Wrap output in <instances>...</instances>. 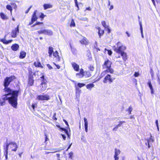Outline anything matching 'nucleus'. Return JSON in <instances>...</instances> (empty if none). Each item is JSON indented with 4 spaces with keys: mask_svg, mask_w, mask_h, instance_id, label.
<instances>
[{
    "mask_svg": "<svg viewBox=\"0 0 160 160\" xmlns=\"http://www.w3.org/2000/svg\"><path fill=\"white\" fill-rule=\"evenodd\" d=\"M5 94L2 95V99L5 101H8L9 103L13 108H17L18 104V97L19 93L20 92V89L18 90H12L10 88H7L4 90Z\"/></svg>",
    "mask_w": 160,
    "mask_h": 160,
    "instance_id": "f257e3e1",
    "label": "nucleus"
},
{
    "mask_svg": "<svg viewBox=\"0 0 160 160\" xmlns=\"http://www.w3.org/2000/svg\"><path fill=\"white\" fill-rule=\"evenodd\" d=\"M15 79L14 76H11L10 77H7L4 79V86L5 87L4 90H6V89L8 88V87L9 85L11 82Z\"/></svg>",
    "mask_w": 160,
    "mask_h": 160,
    "instance_id": "f03ea898",
    "label": "nucleus"
},
{
    "mask_svg": "<svg viewBox=\"0 0 160 160\" xmlns=\"http://www.w3.org/2000/svg\"><path fill=\"white\" fill-rule=\"evenodd\" d=\"M9 146L12 149V151L14 152H16L17 151V148H18V146L17 144V143L15 142L12 141H11L9 143L7 142L5 148L7 147V150H8Z\"/></svg>",
    "mask_w": 160,
    "mask_h": 160,
    "instance_id": "7ed1b4c3",
    "label": "nucleus"
},
{
    "mask_svg": "<svg viewBox=\"0 0 160 160\" xmlns=\"http://www.w3.org/2000/svg\"><path fill=\"white\" fill-rule=\"evenodd\" d=\"M38 32L39 34H43L48 36H51L53 34V32L52 30L46 29L38 31Z\"/></svg>",
    "mask_w": 160,
    "mask_h": 160,
    "instance_id": "20e7f679",
    "label": "nucleus"
},
{
    "mask_svg": "<svg viewBox=\"0 0 160 160\" xmlns=\"http://www.w3.org/2000/svg\"><path fill=\"white\" fill-rule=\"evenodd\" d=\"M115 79V78H111V76L110 74H108L104 78L103 82L105 83L108 82L110 84L113 82Z\"/></svg>",
    "mask_w": 160,
    "mask_h": 160,
    "instance_id": "39448f33",
    "label": "nucleus"
},
{
    "mask_svg": "<svg viewBox=\"0 0 160 160\" xmlns=\"http://www.w3.org/2000/svg\"><path fill=\"white\" fill-rule=\"evenodd\" d=\"M113 48L115 52L117 53H119L122 51H124L126 49V47L124 46L118 47V48L115 46H114Z\"/></svg>",
    "mask_w": 160,
    "mask_h": 160,
    "instance_id": "423d86ee",
    "label": "nucleus"
},
{
    "mask_svg": "<svg viewBox=\"0 0 160 160\" xmlns=\"http://www.w3.org/2000/svg\"><path fill=\"white\" fill-rule=\"evenodd\" d=\"M49 95L47 94L39 95L37 97V99L39 100H48L50 99Z\"/></svg>",
    "mask_w": 160,
    "mask_h": 160,
    "instance_id": "0eeeda50",
    "label": "nucleus"
},
{
    "mask_svg": "<svg viewBox=\"0 0 160 160\" xmlns=\"http://www.w3.org/2000/svg\"><path fill=\"white\" fill-rule=\"evenodd\" d=\"M19 25H18L16 28L12 31L11 34V37L13 38H16L17 34L19 32Z\"/></svg>",
    "mask_w": 160,
    "mask_h": 160,
    "instance_id": "6e6552de",
    "label": "nucleus"
},
{
    "mask_svg": "<svg viewBox=\"0 0 160 160\" xmlns=\"http://www.w3.org/2000/svg\"><path fill=\"white\" fill-rule=\"evenodd\" d=\"M112 64V62H111L109 61L108 59H106L102 65L103 68H110L111 67Z\"/></svg>",
    "mask_w": 160,
    "mask_h": 160,
    "instance_id": "1a4fd4ad",
    "label": "nucleus"
},
{
    "mask_svg": "<svg viewBox=\"0 0 160 160\" xmlns=\"http://www.w3.org/2000/svg\"><path fill=\"white\" fill-rule=\"evenodd\" d=\"M34 80L32 74H29L28 76V84L30 86H32L33 85Z\"/></svg>",
    "mask_w": 160,
    "mask_h": 160,
    "instance_id": "9d476101",
    "label": "nucleus"
},
{
    "mask_svg": "<svg viewBox=\"0 0 160 160\" xmlns=\"http://www.w3.org/2000/svg\"><path fill=\"white\" fill-rule=\"evenodd\" d=\"M46 82H45L44 81H43V82H41L40 87L41 88L40 91L42 92L45 91L47 88Z\"/></svg>",
    "mask_w": 160,
    "mask_h": 160,
    "instance_id": "9b49d317",
    "label": "nucleus"
},
{
    "mask_svg": "<svg viewBox=\"0 0 160 160\" xmlns=\"http://www.w3.org/2000/svg\"><path fill=\"white\" fill-rule=\"evenodd\" d=\"M72 65L75 71H79V66L78 65L74 62H72Z\"/></svg>",
    "mask_w": 160,
    "mask_h": 160,
    "instance_id": "f8f14e48",
    "label": "nucleus"
},
{
    "mask_svg": "<svg viewBox=\"0 0 160 160\" xmlns=\"http://www.w3.org/2000/svg\"><path fill=\"white\" fill-rule=\"evenodd\" d=\"M37 12V10H35L34 11L31 20L34 22H35V21H36L38 18L36 15Z\"/></svg>",
    "mask_w": 160,
    "mask_h": 160,
    "instance_id": "ddd939ff",
    "label": "nucleus"
},
{
    "mask_svg": "<svg viewBox=\"0 0 160 160\" xmlns=\"http://www.w3.org/2000/svg\"><path fill=\"white\" fill-rule=\"evenodd\" d=\"M82 39L80 41V43L82 44L86 45L88 43V40L87 39L84 37H82Z\"/></svg>",
    "mask_w": 160,
    "mask_h": 160,
    "instance_id": "4468645a",
    "label": "nucleus"
},
{
    "mask_svg": "<svg viewBox=\"0 0 160 160\" xmlns=\"http://www.w3.org/2000/svg\"><path fill=\"white\" fill-rule=\"evenodd\" d=\"M118 54H120L121 56L122 57V59L124 61H125L127 59V55L126 53L122 51Z\"/></svg>",
    "mask_w": 160,
    "mask_h": 160,
    "instance_id": "2eb2a0df",
    "label": "nucleus"
},
{
    "mask_svg": "<svg viewBox=\"0 0 160 160\" xmlns=\"http://www.w3.org/2000/svg\"><path fill=\"white\" fill-rule=\"evenodd\" d=\"M19 48V46L17 44H13L11 46L12 49L14 51H16L18 50Z\"/></svg>",
    "mask_w": 160,
    "mask_h": 160,
    "instance_id": "dca6fc26",
    "label": "nucleus"
},
{
    "mask_svg": "<svg viewBox=\"0 0 160 160\" xmlns=\"http://www.w3.org/2000/svg\"><path fill=\"white\" fill-rule=\"evenodd\" d=\"M0 41L2 42L3 43L5 44H8L9 43H11L12 40H10L8 41L6 40L5 39H0Z\"/></svg>",
    "mask_w": 160,
    "mask_h": 160,
    "instance_id": "f3484780",
    "label": "nucleus"
},
{
    "mask_svg": "<svg viewBox=\"0 0 160 160\" xmlns=\"http://www.w3.org/2000/svg\"><path fill=\"white\" fill-rule=\"evenodd\" d=\"M60 129L62 131H64V132L68 136V138H70V135L69 134L68 130L67 129L63 128H60Z\"/></svg>",
    "mask_w": 160,
    "mask_h": 160,
    "instance_id": "a211bd4d",
    "label": "nucleus"
},
{
    "mask_svg": "<svg viewBox=\"0 0 160 160\" xmlns=\"http://www.w3.org/2000/svg\"><path fill=\"white\" fill-rule=\"evenodd\" d=\"M26 52L23 51H22L20 53V55L19 56V58L21 59L24 58L26 56Z\"/></svg>",
    "mask_w": 160,
    "mask_h": 160,
    "instance_id": "6ab92c4d",
    "label": "nucleus"
},
{
    "mask_svg": "<svg viewBox=\"0 0 160 160\" xmlns=\"http://www.w3.org/2000/svg\"><path fill=\"white\" fill-rule=\"evenodd\" d=\"M53 55L55 57L57 58V61H59L60 60V58L58 55V53L57 51H56L55 52H53Z\"/></svg>",
    "mask_w": 160,
    "mask_h": 160,
    "instance_id": "aec40b11",
    "label": "nucleus"
},
{
    "mask_svg": "<svg viewBox=\"0 0 160 160\" xmlns=\"http://www.w3.org/2000/svg\"><path fill=\"white\" fill-rule=\"evenodd\" d=\"M98 33L100 38L103 35L104 33V31L103 30L101 29L100 28H98Z\"/></svg>",
    "mask_w": 160,
    "mask_h": 160,
    "instance_id": "412c9836",
    "label": "nucleus"
},
{
    "mask_svg": "<svg viewBox=\"0 0 160 160\" xmlns=\"http://www.w3.org/2000/svg\"><path fill=\"white\" fill-rule=\"evenodd\" d=\"M148 87H149V88H150V90H151V93L152 94H153V87H152V84H151V82L150 81H149L148 82Z\"/></svg>",
    "mask_w": 160,
    "mask_h": 160,
    "instance_id": "4be33fe9",
    "label": "nucleus"
},
{
    "mask_svg": "<svg viewBox=\"0 0 160 160\" xmlns=\"http://www.w3.org/2000/svg\"><path fill=\"white\" fill-rule=\"evenodd\" d=\"M52 5L50 4H45L43 5L44 10L52 8Z\"/></svg>",
    "mask_w": 160,
    "mask_h": 160,
    "instance_id": "5701e85b",
    "label": "nucleus"
},
{
    "mask_svg": "<svg viewBox=\"0 0 160 160\" xmlns=\"http://www.w3.org/2000/svg\"><path fill=\"white\" fill-rule=\"evenodd\" d=\"M139 24L140 26V30L141 31V36L142 38H144V36L143 33V29L142 27V22L141 21H139Z\"/></svg>",
    "mask_w": 160,
    "mask_h": 160,
    "instance_id": "b1692460",
    "label": "nucleus"
},
{
    "mask_svg": "<svg viewBox=\"0 0 160 160\" xmlns=\"http://www.w3.org/2000/svg\"><path fill=\"white\" fill-rule=\"evenodd\" d=\"M107 73L106 71V70H105L102 72L99 76V78L97 80L99 81L101 78L103 77Z\"/></svg>",
    "mask_w": 160,
    "mask_h": 160,
    "instance_id": "393cba45",
    "label": "nucleus"
},
{
    "mask_svg": "<svg viewBox=\"0 0 160 160\" xmlns=\"http://www.w3.org/2000/svg\"><path fill=\"white\" fill-rule=\"evenodd\" d=\"M75 87L76 88V96L77 97L78 94V95H79V92H81V90L79 87H78L76 85H75Z\"/></svg>",
    "mask_w": 160,
    "mask_h": 160,
    "instance_id": "a878e982",
    "label": "nucleus"
},
{
    "mask_svg": "<svg viewBox=\"0 0 160 160\" xmlns=\"http://www.w3.org/2000/svg\"><path fill=\"white\" fill-rule=\"evenodd\" d=\"M0 16L1 18L3 20L7 19H8L7 17L3 12L0 13Z\"/></svg>",
    "mask_w": 160,
    "mask_h": 160,
    "instance_id": "bb28decb",
    "label": "nucleus"
},
{
    "mask_svg": "<svg viewBox=\"0 0 160 160\" xmlns=\"http://www.w3.org/2000/svg\"><path fill=\"white\" fill-rule=\"evenodd\" d=\"M34 65L36 67H41L43 68V67L42 66L40 62H35L34 63Z\"/></svg>",
    "mask_w": 160,
    "mask_h": 160,
    "instance_id": "cd10ccee",
    "label": "nucleus"
},
{
    "mask_svg": "<svg viewBox=\"0 0 160 160\" xmlns=\"http://www.w3.org/2000/svg\"><path fill=\"white\" fill-rule=\"evenodd\" d=\"M94 85L93 83H90L86 85V87L87 89H91L92 88L94 87Z\"/></svg>",
    "mask_w": 160,
    "mask_h": 160,
    "instance_id": "c85d7f7f",
    "label": "nucleus"
},
{
    "mask_svg": "<svg viewBox=\"0 0 160 160\" xmlns=\"http://www.w3.org/2000/svg\"><path fill=\"white\" fill-rule=\"evenodd\" d=\"M44 149L47 150H58V151H60L61 150V149H60L59 148H52L51 149H49L47 148L46 147L44 148Z\"/></svg>",
    "mask_w": 160,
    "mask_h": 160,
    "instance_id": "c756f323",
    "label": "nucleus"
},
{
    "mask_svg": "<svg viewBox=\"0 0 160 160\" xmlns=\"http://www.w3.org/2000/svg\"><path fill=\"white\" fill-rule=\"evenodd\" d=\"M76 76L79 78H81L84 77V74H81L79 72L76 73Z\"/></svg>",
    "mask_w": 160,
    "mask_h": 160,
    "instance_id": "7c9ffc66",
    "label": "nucleus"
},
{
    "mask_svg": "<svg viewBox=\"0 0 160 160\" xmlns=\"http://www.w3.org/2000/svg\"><path fill=\"white\" fill-rule=\"evenodd\" d=\"M106 71L107 72H110L111 73H113L114 71L112 68H108L106 70Z\"/></svg>",
    "mask_w": 160,
    "mask_h": 160,
    "instance_id": "2f4dec72",
    "label": "nucleus"
},
{
    "mask_svg": "<svg viewBox=\"0 0 160 160\" xmlns=\"http://www.w3.org/2000/svg\"><path fill=\"white\" fill-rule=\"evenodd\" d=\"M120 153V151L119 149L115 148V156H118Z\"/></svg>",
    "mask_w": 160,
    "mask_h": 160,
    "instance_id": "473e14b6",
    "label": "nucleus"
},
{
    "mask_svg": "<svg viewBox=\"0 0 160 160\" xmlns=\"http://www.w3.org/2000/svg\"><path fill=\"white\" fill-rule=\"evenodd\" d=\"M4 150L5 151V152L4 153L5 157L6 160H7L8 159V150H7V148H4Z\"/></svg>",
    "mask_w": 160,
    "mask_h": 160,
    "instance_id": "72a5a7b5",
    "label": "nucleus"
},
{
    "mask_svg": "<svg viewBox=\"0 0 160 160\" xmlns=\"http://www.w3.org/2000/svg\"><path fill=\"white\" fill-rule=\"evenodd\" d=\"M152 136L151 134L150 135V138L149 140H148V148H149L150 147V146L149 144V142L150 141V140H152V142H153L154 141V140L153 139H152Z\"/></svg>",
    "mask_w": 160,
    "mask_h": 160,
    "instance_id": "f704fd0d",
    "label": "nucleus"
},
{
    "mask_svg": "<svg viewBox=\"0 0 160 160\" xmlns=\"http://www.w3.org/2000/svg\"><path fill=\"white\" fill-rule=\"evenodd\" d=\"M6 8L10 11L12 13V8L10 5H8L6 6Z\"/></svg>",
    "mask_w": 160,
    "mask_h": 160,
    "instance_id": "c9c22d12",
    "label": "nucleus"
},
{
    "mask_svg": "<svg viewBox=\"0 0 160 160\" xmlns=\"http://www.w3.org/2000/svg\"><path fill=\"white\" fill-rule=\"evenodd\" d=\"M132 110V107L131 106L129 107V108L127 110V111H128V112L129 114H130L131 113V112Z\"/></svg>",
    "mask_w": 160,
    "mask_h": 160,
    "instance_id": "e433bc0d",
    "label": "nucleus"
},
{
    "mask_svg": "<svg viewBox=\"0 0 160 160\" xmlns=\"http://www.w3.org/2000/svg\"><path fill=\"white\" fill-rule=\"evenodd\" d=\"M85 85V84L84 83H78L77 84V86L78 87L81 88L82 87H83Z\"/></svg>",
    "mask_w": 160,
    "mask_h": 160,
    "instance_id": "4c0bfd02",
    "label": "nucleus"
},
{
    "mask_svg": "<svg viewBox=\"0 0 160 160\" xmlns=\"http://www.w3.org/2000/svg\"><path fill=\"white\" fill-rule=\"evenodd\" d=\"M83 119L84 122V126H88V121L87 119L85 118H84Z\"/></svg>",
    "mask_w": 160,
    "mask_h": 160,
    "instance_id": "58836bf2",
    "label": "nucleus"
},
{
    "mask_svg": "<svg viewBox=\"0 0 160 160\" xmlns=\"http://www.w3.org/2000/svg\"><path fill=\"white\" fill-rule=\"evenodd\" d=\"M5 103V101L4 100H2V98L0 99V104L1 106L4 105Z\"/></svg>",
    "mask_w": 160,
    "mask_h": 160,
    "instance_id": "ea45409f",
    "label": "nucleus"
},
{
    "mask_svg": "<svg viewBox=\"0 0 160 160\" xmlns=\"http://www.w3.org/2000/svg\"><path fill=\"white\" fill-rule=\"evenodd\" d=\"M53 52V48L51 47H49L48 49V53H52Z\"/></svg>",
    "mask_w": 160,
    "mask_h": 160,
    "instance_id": "a19ab883",
    "label": "nucleus"
},
{
    "mask_svg": "<svg viewBox=\"0 0 160 160\" xmlns=\"http://www.w3.org/2000/svg\"><path fill=\"white\" fill-rule=\"evenodd\" d=\"M69 155V158L72 159L73 157V153L72 152H70L68 154Z\"/></svg>",
    "mask_w": 160,
    "mask_h": 160,
    "instance_id": "79ce46f5",
    "label": "nucleus"
},
{
    "mask_svg": "<svg viewBox=\"0 0 160 160\" xmlns=\"http://www.w3.org/2000/svg\"><path fill=\"white\" fill-rule=\"evenodd\" d=\"M70 26L71 27H74L75 26V23L73 19L72 20Z\"/></svg>",
    "mask_w": 160,
    "mask_h": 160,
    "instance_id": "37998d69",
    "label": "nucleus"
},
{
    "mask_svg": "<svg viewBox=\"0 0 160 160\" xmlns=\"http://www.w3.org/2000/svg\"><path fill=\"white\" fill-rule=\"evenodd\" d=\"M40 78L42 79V82H43V81L45 82H46L47 81L44 78V76L43 75H42V76L40 77Z\"/></svg>",
    "mask_w": 160,
    "mask_h": 160,
    "instance_id": "c03bdc74",
    "label": "nucleus"
},
{
    "mask_svg": "<svg viewBox=\"0 0 160 160\" xmlns=\"http://www.w3.org/2000/svg\"><path fill=\"white\" fill-rule=\"evenodd\" d=\"M89 69L92 71H93L94 70V68L93 66L92 65H90L88 67Z\"/></svg>",
    "mask_w": 160,
    "mask_h": 160,
    "instance_id": "a18cd8bd",
    "label": "nucleus"
},
{
    "mask_svg": "<svg viewBox=\"0 0 160 160\" xmlns=\"http://www.w3.org/2000/svg\"><path fill=\"white\" fill-rule=\"evenodd\" d=\"M86 75L88 77H89L91 76V74L90 72L89 71H87L86 72Z\"/></svg>",
    "mask_w": 160,
    "mask_h": 160,
    "instance_id": "49530a36",
    "label": "nucleus"
},
{
    "mask_svg": "<svg viewBox=\"0 0 160 160\" xmlns=\"http://www.w3.org/2000/svg\"><path fill=\"white\" fill-rule=\"evenodd\" d=\"M125 122L124 121H120L119 122V124H118V126L119 127H121L122 126V124L123 123H125Z\"/></svg>",
    "mask_w": 160,
    "mask_h": 160,
    "instance_id": "de8ad7c7",
    "label": "nucleus"
},
{
    "mask_svg": "<svg viewBox=\"0 0 160 160\" xmlns=\"http://www.w3.org/2000/svg\"><path fill=\"white\" fill-rule=\"evenodd\" d=\"M56 113H54L52 117V118L53 119L55 120H57V118H56Z\"/></svg>",
    "mask_w": 160,
    "mask_h": 160,
    "instance_id": "09e8293b",
    "label": "nucleus"
},
{
    "mask_svg": "<svg viewBox=\"0 0 160 160\" xmlns=\"http://www.w3.org/2000/svg\"><path fill=\"white\" fill-rule=\"evenodd\" d=\"M150 73L152 77H153L154 75V72L152 68H151L150 69Z\"/></svg>",
    "mask_w": 160,
    "mask_h": 160,
    "instance_id": "8fccbe9b",
    "label": "nucleus"
},
{
    "mask_svg": "<svg viewBox=\"0 0 160 160\" xmlns=\"http://www.w3.org/2000/svg\"><path fill=\"white\" fill-rule=\"evenodd\" d=\"M102 24V26L104 27L106 25V23L105 21H102L101 22Z\"/></svg>",
    "mask_w": 160,
    "mask_h": 160,
    "instance_id": "3c124183",
    "label": "nucleus"
},
{
    "mask_svg": "<svg viewBox=\"0 0 160 160\" xmlns=\"http://www.w3.org/2000/svg\"><path fill=\"white\" fill-rule=\"evenodd\" d=\"M45 16H46L43 13H41V15L39 17L40 18L43 19Z\"/></svg>",
    "mask_w": 160,
    "mask_h": 160,
    "instance_id": "603ef678",
    "label": "nucleus"
},
{
    "mask_svg": "<svg viewBox=\"0 0 160 160\" xmlns=\"http://www.w3.org/2000/svg\"><path fill=\"white\" fill-rule=\"evenodd\" d=\"M58 152V150H55V151L53 152H45V153L46 154H48L51 153H54L56 152Z\"/></svg>",
    "mask_w": 160,
    "mask_h": 160,
    "instance_id": "864d4df0",
    "label": "nucleus"
},
{
    "mask_svg": "<svg viewBox=\"0 0 160 160\" xmlns=\"http://www.w3.org/2000/svg\"><path fill=\"white\" fill-rule=\"evenodd\" d=\"M134 76L135 77H137L139 76V73L137 72H135L134 74Z\"/></svg>",
    "mask_w": 160,
    "mask_h": 160,
    "instance_id": "5fc2aeb1",
    "label": "nucleus"
},
{
    "mask_svg": "<svg viewBox=\"0 0 160 160\" xmlns=\"http://www.w3.org/2000/svg\"><path fill=\"white\" fill-rule=\"evenodd\" d=\"M117 47L120 46H123L122 45V44L120 42H118L117 43Z\"/></svg>",
    "mask_w": 160,
    "mask_h": 160,
    "instance_id": "6e6d98bb",
    "label": "nucleus"
},
{
    "mask_svg": "<svg viewBox=\"0 0 160 160\" xmlns=\"http://www.w3.org/2000/svg\"><path fill=\"white\" fill-rule=\"evenodd\" d=\"M36 104L34 103L32 104V107L34 111V109L36 107Z\"/></svg>",
    "mask_w": 160,
    "mask_h": 160,
    "instance_id": "4d7b16f0",
    "label": "nucleus"
},
{
    "mask_svg": "<svg viewBox=\"0 0 160 160\" xmlns=\"http://www.w3.org/2000/svg\"><path fill=\"white\" fill-rule=\"evenodd\" d=\"M47 66L49 69H51L52 68V67L49 64H47Z\"/></svg>",
    "mask_w": 160,
    "mask_h": 160,
    "instance_id": "13d9d810",
    "label": "nucleus"
},
{
    "mask_svg": "<svg viewBox=\"0 0 160 160\" xmlns=\"http://www.w3.org/2000/svg\"><path fill=\"white\" fill-rule=\"evenodd\" d=\"M80 73L81 74H84V72L83 69L81 68L80 69Z\"/></svg>",
    "mask_w": 160,
    "mask_h": 160,
    "instance_id": "bf43d9fd",
    "label": "nucleus"
},
{
    "mask_svg": "<svg viewBox=\"0 0 160 160\" xmlns=\"http://www.w3.org/2000/svg\"><path fill=\"white\" fill-rule=\"evenodd\" d=\"M32 6H31L30 7L28 8V10L26 11L25 12V13H27L30 10V9H31V8H32Z\"/></svg>",
    "mask_w": 160,
    "mask_h": 160,
    "instance_id": "052dcab7",
    "label": "nucleus"
},
{
    "mask_svg": "<svg viewBox=\"0 0 160 160\" xmlns=\"http://www.w3.org/2000/svg\"><path fill=\"white\" fill-rule=\"evenodd\" d=\"M112 53V52L111 50H108V54L109 55H111Z\"/></svg>",
    "mask_w": 160,
    "mask_h": 160,
    "instance_id": "680f3d73",
    "label": "nucleus"
},
{
    "mask_svg": "<svg viewBox=\"0 0 160 160\" xmlns=\"http://www.w3.org/2000/svg\"><path fill=\"white\" fill-rule=\"evenodd\" d=\"M118 156H115V155H114L115 160H118L119 159V157Z\"/></svg>",
    "mask_w": 160,
    "mask_h": 160,
    "instance_id": "e2e57ef3",
    "label": "nucleus"
},
{
    "mask_svg": "<svg viewBox=\"0 0 160 160\" xmlns=\"http://www.w3.org/2000/svg\"><path fill=\"white\" fill-rule=\"evenodd\" d=\"M61 135L62 137V138H63L64 140H65L66 139V137L63 134H61Z\"/></svg>",
    "mask_w": 160,
    "mask_h": 160,
    "instance_id": "0e129e2a",
    "label": "nucleus"
},
{
    "mask_svg": "<svg viewBox=\"0 0 160 160\" xmlns=\"http://www.w3.org/2000/svg\"><path fill=\"white\" fill-rule=\"evenodd\" d=\"M43 23L42 22H37L36 23V25H38L41 24H43Z\"/></svg>",
    "mask_w": 160,
    "mask_h": 160,
    "instance_id": "69168bd1",
    "label": "nucleus"
},
{
    "mask_svg": "<svg viewBox=\"0 0 160 160\" xmlns=\"http://www.w3.org/2000/svg\"><path fill=\"white\" fill-rule=\"evenodd\" d=\"M75 6L78 8L77 11L79 10V7L78 4V3H75Z\"/></svg>",
    "mask_w": 160,
    "mask_h": 160,
    "instance_id": "338daca9",
    "label": "nucleus"
},
{
    "mask_svg": "<svg viewBox=\"0 0 160 160\" xmlns=\"http://www.w3.org/2000/svg\"><path fill=\"white\" fill-rule=\"evenodd\" d=\"M54 65H55V66H56V67H57L58 69H59L60 68V66L59 65H56L54 63Z\"/></svg>",
    "mask_w": 160,
    "mask_h": 160,
    "instance_id": "774afa93",
    "label": "nucleus"
}]
</instances>
